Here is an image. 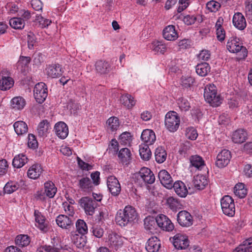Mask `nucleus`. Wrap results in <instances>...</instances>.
I'll return each instance as SVG.
<instances>
[{
    "label": "nucleus",
    "instance_id": "44",
    "mask_svg": "<svg viewBox=\"0 0 252 252\" xmlns=\"http://www.w3.org/2000/svg\"><path fill=\"white\" fill-rule=\"evenodd\" d=\"M9 24L14 29H22L25 27L24 20L19 17H13L10 19Z\"/></svg>",
    "mask_w": 252,
    "mask_h": 252
},
{
    "label": "nucleus",
    "instance_id": "42",
    "mask_svg": "<svg viewBox=\"0 0 252 252\" xmlns=\"http://www.w3.org/2000/svg\"><path fill=\"white\" fill-rule=\"evenodd\" d=\"M149 146L144 144L140 146L139 154L141 158L144 160H148L152 155Z\"/></svg>",
    "mask_w": 252,
    "mask_h": 252
},
{
    "label": "nucleus",
    "instance_id": "53",
    "mask_svg": "<svg viewBox=\"0 0 252 252\" xmlns=\"http://www.w3.org/2000/svg\"><path fill=\"white\" fill-rule=\"evenodd\" d=\"M62 206L66 214L65 215L73 218L75 214V210L73 205H71L69 203L63 202Z\"/></svg>",
    "mask_w": 252,
    "mask_h": 252
},
{
    "label": "nucleus",
    "instance_id": "3",
    "mask_svg": "<svg viewBox=\"0 0 252 252\" xmlns=\"http://www.w3.org/2000/svg\"><path fill=\"white\" fill-rule=\"evenodd\" d=\"M204 97L205 100L213 107H217L222 103V99L218 93L214 84L207 85L204 89Z\"/></svg>",
    "mask_w": 252,
    "mask_h": 252
},
{
    "label": "nucleus",
    "instance_id": "37",
    "mask_svg": "<svg viewBox=\"0 0 252 252\" xmlns=\"http://www.w3.org/2000/svg\"><path fill=\"white\" fill-rule=\"evenodd\" d=\"M210 71V66L207 63H202L196 66V72L201 76H205Z\"/></svg>",
    "mask_w": 252,
    "mask_h": 252
},
{
    "label": "nucleus",
    "instance_id": "24",
    "mask_svg": "<svg viewBox=\"0 0 252 252\" xmlns=\"http://www.w3.org/2000/svg\"><path fill=\"white\" fill-rule=\"evenodd\" d=\"M42 171V168L40 164H34L29 168L27 175L29 178L35 180L39 177Z\"/></svg>",
    "mask_w": 252,
    "mask_h": 252
},
{
    "label": "nucleus",
    "instance_id": "31",
    "mask_svg": "<svg viewBox=\"0 0 252 252\" xmlns=\"http://www.w3.org/2000/svg\"><path fill=\"white\" fill-rule=\"evenodd\" d=\"M28 161L27 157L23 154H20L16 155L14 158L12 165L15 168H20L25 165Z\"/></svg>",
    "mask_w": 252,
    "mask_h": 252
},
{
    "label": "nucleus",
    "instance_id": "38",
    "mask_svg": "<svg viewBox=\"0 0 252 252\" xmlns=\"http://www.w3.org/2000/svg\"><path fill=\"white\" fill-rule=\"evenodd\" d=\"M152 49L157 53L164 54L167 49V46L163 41H155L152 44Z\"/></svg>",
    "mask_w": 252,
    "mask_h": 252
},
{
    "label": "nucleus",
    "instance_id": "25",
    "mask_svg": "<svg viewBox=\"0 0 252 252\" xmlns=\"http://www.w3.org/2000/svg\"><path fill=\"white\" fill-rule=\"evenodd\" d=\"M160 247V242L157 237H152L149 239L146 246L148 252H157Z\"/></svg>",
    "mask_w": 252,
    "mask_h": 252
},
{
    "label": "nucleus",
    "instance_id": "60",
    "mask_svg": "<svg viewBox=\"0 0 252 252\" xmlns=\"http://www.w3.org/2000/svg\"><path fill=\"white\" fill-rule=\"evenodd\" d=\"M182 85L185 88L190 87L194 83V79L191 76L183 77L181 79Z\"/></svg>",
    "mask_w": 252,
    "mask_h": 252
},
{
    "label": "nucleus",
    "instance_id": "21",
    "mask_svg": "<svg viewBox=\"0 0 252 252\" xmlns=\"http://www.w3.org/2000/svg\"><path fill=\"white\" fill-rule=\"evenodd\" d=\"M54 129L56 135L61 139H64L68 134V126L65 123L60 122L57 123Z\"/></svg>",
    "mask_w": 252,
    "mask_h": 252
},
{
    "label": "nucleus",
    "instance_id": "7",
    "mask_svg": "<svg viewBox=\"0 0 252 252\" xmlns=\"http://www.w3.org/2000/svg\"><path fill=\"white\" fill-rule=\"evenodd\" d=\"M80 206L84 209L86 214L93 215L97 206L96 202L89 197H84L79 200Z\"/></svg>",
    "mask_w": 252,
    "mask_h": 252
},
{
    "label": "nucleus",
    "instance_id": "50",
    "mask_svg": "<svg viewBox=\"0 0 252 252\" xmlns=\"http://www.w3.org/2000/svg\"><path fill=\"white\" fill-rule=\"evenodd\" d=\"M30 242V238L27 235H20L16 237L15 243L16 245L20 247L28 246Z\"/></svg>",
    "mask_w": 252,
    "mask_h": 252
},
{
    "label": "nucleus",
    "instance_id": "4",
    "mask_svg": "<svg viewBox=\"0 0 252 252\" xmlns=\"http://www.w3.org/2000/svg\"><path fill=\"white\" fill-rule=\"evenodd\" d=\"M165 126L170 132H175L178 129L180 120L178 114L175 111H169L165 117Z\"/></svg>",
    "mask_w": 252,
    "mask_h": 252
},
{
    "label": "nucleus",
    "instance_id": "64",
    "mask_svg": "<svg viewBox=\"0 0 252 252\" xmlns=\"http://www.w3.org/2000/svg\"><path fill=\"white\" fill-rule=\"evenodd\" d=\"M8 164L5 159L0 160V175H2L7 172Z\"/></svg>",
    "mask_w": 252,
    "mask_h": 252
},
{
    "label": "nucleus",
    "instance_id": "11",
    "mask_svg": "<svg viewBox=\"0 0 252 252\" xmlns=\"http://www.w3.org/2000/svg\"><path fill=\"white\" fill-rule=\"evenodd\" d=\"M137 178L149 184H152L155 181V177L153 172L145 167L141 168L137 173Z\"/></svg>",
    "mask_w": 252,
    "mask_h": 252
},
{
    "label": "nucleus",
    "instance_id": "23",
    "mask_svg": "<svg viewBox=\"0 0 252 252\" xmlns=\"http://www.w3.org/2000/svg\"><path fill=\"white\" fill-rule=\"evenodd\" d=\"M234 26L239 30H244L247 25L245 18L243 15L240 12L236 13L232 20Z\"/></svg>",
    "mask_w": 252,
    "mask_h": 252
},
{
    "label": "nucleus",
    "instance_id": "61",
    "mask_svg": "<svg viewBox=\"0 0 252 252\" xmlns=\"http://www.w3.org/2000/svg\"><path fill=\"white\" fill-rule=\"evenodd\" d=\"M28 145L30 148L32 149H35L37 147L38 143L35 136L33 134H29Z\"/></svg>",
    "mask_w": 252,
    "mask_h": 252
},
{
    "label": "nucleus",
    "instance_id": "29",
    "mask_svg": "<svg viewBox=\"0 0 252 252\" xmlns=\"http://www.w3.org/2000/svg\"><path fill=\"white\" fill-rule=\"evenodd\" d=\"M172 187L177 194L181 197H185L188 194V191L187 187L182 181H178L175 182Z\"/></svg>",
    "mask_w": 252,
    "mask_h": 252
},
{
    "label": "nucleus",
    "instance_id": "18",
    "mask_svg": "<svg viewBox=\"0 0 252 252\" xmlns=\"http://www.w3.org/2000/svg\"><path fill=\"white\" fill-rule=\"evenodd\" d=\"M163 37L168 41H175L179 37L178 33L173 25H168L165 27L162 32Z\"/></svg>",
    "mask_w": 252,
    "mask_h": 252
},
{
    "label": "nucleus",
    "instance_id": "41",
    "mask_svg": "<svg viewBox=\"0 0 252 252\" xmlns=\"http://www.w3.org/2000/svg\"><path fill=\"white\" fill-rule=\"evenodd\" d=\"M11 106L13 108L21 110L26 105L25 100L21 96L14 97L11 101Z\"/></svg>",
    "mask_w": 252,
    "mask_h": 252
},
{
    "label": "nucleus",
    "instance_id": "57",
    "mask_svg": "<svg viewBox=\"0 0 252 252\" xmlns=\"http://www.w3.org/2000/svg\"><path fill=\"white\" fill-rule=\"evenodd\" d=\"M245 13L246 17L252 21V0H247L245 2Z\"/></svg>",
    "mask_w": 252,
    "mask_h": 252
},
{
    "label": "nucleus",
    "instance_id": "56",
    "mask_svg": "<svg viewBox=\"0 0 252 252\" xmlns=\"http://www.w3.org/2000/svg\"><path fill=\"white\" fill-rule=\"evenodd\" d=\"M220 7V4L217 1L211 0L206 4L207 8L212 12L217 11Z\"/></svg>",
    "mask_w": 252,
    "mask_h": 252
},
{
    "label": "nucleus",
    "instance_id": "48",
    "mask_svg": "<svg viewBox=\"0 0 252 252\" xmlns=\"http://www.w3.org/2000/svg\"><path fill=\"white\" fill-rule=\"evenodd\" d=\"M76 231L78 234L85 235L88 232V227L84 220L79 219L76 222Z\"/></svg>",
    "mask_w": 252,
    "mask_h": 252
},
{
    "label": "nucleus",
    "instance_id": "16",
    "mask_svg": "<svg viewBox=\"0 0 252 252\" xmlns=\"http://www.w3.org/2000/svg\"><path fill=\"white\" fill-rule=\"evenodd\" d=\"M34 216L35 226L41 231L47 232L48 230V222L46 220L45 217L37 210L34 211Z\"/></svg>",
    "mask_w": 252,
    "mask_h": 252
},
{
    "label": "nucleus",
    "instance_id": "9",
    "mask_svg": "<svg viewBox=\"0 0 252 252\" xmlns=\"http://www.w3.org/2000/svg\"><path fill=\"white\" fill-rule=\"evenodd\" d=\"M231 158L230 152L226 149L222 150L216 157V165L220 168H223L228 164Z\"/></svg>",
    "mask_w": 252,
    "mask_h": 252
},
{
    "label": "nucleus",
    "instance_id": "55",
    "mask_svg": "<svg viewBox=\"0 0 252 252\" xmlns=\"http://www.w3.org/2000/svg\"><path fill=\"white\" fill-rule=\"evenodd\" d=\"M93 235L98 238H101L104 234L103 229L99 225L94 224L92 227Z\"/></svg>",
    "mask_w": 252,
    "mask_h": 252
},
{
    "label": "nucleus",
    "instance_id": "51",
    "mask_svg": "<svg viewBox=\"0 0 252 252\" xmlns=\"http://www.w3.org/2000/svg\"><path fill=\"white\" fill-rule=\"evenodd\" d=\"M178 106L181 111L186 112L190 108L189 101L184 97H180L177 100Z\"/></svg>",
    "mask_w": 252,
    "mask_h": 252
},
{
    "label": "nucleus",
    "instance_id": "22",
    "mask_svg": "<svg viewBox=\"0 0 252 252\" xmlns=\"http://www.w3.org/2000/svg\"><path fill=\"white\" fill-rule=\"evenodd\" d=\"M141 138L144 145H151L156 141V137L155 132L151 129H145L143 131Z\"/></svg>",
    "mask_w": 252,
    "mask_h": 252
},
{
    "label": "nucleus",
    "instance_id": "12",
    "mask_svg": "<svg viewBox=\"0 0 252 252\" xmlns=\"http://www.w3.org/2000/svg\"><path fill=\"white\" fill-rule=\"evenodd\" d=\"M108 239L110 246L116 251L122 248L125 241L126 240L124 237H122L115 233L109 234Z\"/></svg>",
    "mask_w": 252,
    "mask_h": 252
},
{
    "label": "nucleus",
    "instance_id": "10",
    "mask_svg": "<svg viewBox=\"0 0 252 252\" xmlns=\"http://www.w3.org/2000/svg\"><path fill=\"white\" fill-rule=\"evenodd\" d=\"M9 75L7 70H3L0 73V89L2 91L8 90L14 85V80Z\"/></svg>",
    "mask_w": 252,
    "mask_h": 252
},
{
    "label": "nucleus",
    "instance_id": "2",
    "mask_svg": "<svg viewBox=\"0 0 252 252\" xmlns=\"http://www.w3.org/2000/svg\"><path fill=\"white\" fill-rule=\"evenodd\" d=\"M226 47L230 52L238 55L237 59L239 61L245 59L247 56L248 51L246 48L243 45L240 39L236 36H232L229 38Z\"/></svg>",
    "mask_w": 252,
    "mask_h": 252
},
{
    "label": "nucleus",
    "instance_id": "8",
    "mask_svg": "<svg viewBox=\"0 0 252 252\" xmlns=\"http://www.w3.org/2000/svg\"><path fill=\"white\" fill-rule=\"evenodd\" d=\"M47 94V88L45 83L40 82L35 85L34 88V96L38 103L43 102Z\"/></svg>",
    "mask_w": 252,
    "mask_h": 252
},
{
    "label": "nucleus",
    "instance_id": "32",
    "mask_svg": "<svg viewBox=\"0 0 252 252\" xmlns=\"http://www.w3.org/2000/svg\"><path fill=\"white\" fill-rule=\"evenodd\" d=\"M189 161L192 166L198 169H201L205 166V162L202 158L197 155L190 157Z\"/></svg>",
    "mask_w": 252,
    "mask_h": 252
},
{
    "label": "nucleus",
    "instance_id": "39",
    "mask_svg": "<svg viewBox=\"0 0 252 252\" xmlns=\"http://www.w3.org/2000/svg\"><path fill=\"white\" fill-rule=\"evenodd\" d=\"M235 195L240 198H244L247 194V190L245 188V185L243 183L237 184L234 188Z\"/></svg>",
    "mask_w": 252,
    "mask_h": 252
},
{
    "label": "nucleus",
    "instance_id": "1",
    "mask_svg": "<svg viewBox=\"0 0 252 252\" xmlns=\"http://www.w3.org/2000/svg\"><path fill=\"white\" fill-rule=\"evenodd\" d=\"M138 218V213L135 208L127 205L123 210H119L115 216L116 223L121 226L131 224Z\"/></svg>",
    "mask_w": 252,
    "mask_h": 252
},
{
    "label": "nucleus",
    "instance_id": "13",
    "mask_svg": "<svg viewBox=\"0 0 252 252\" xmlns=\"http://www.w3.org/2000/svg\"><path fill=\"white\" fill-rule=\"evenodd\" d=\"M157 225L163 230L171 231L174 229V225L169 218L164 215L157 216Z\"/></svg>",
    "mask_w": 252,
    "mask_h": 252
},
{
    "label": "nucleus",
    "instance_id": "20",
    "mask_svg": "<svg viewBox=\"0 0 252 252\" xmlns=\"http://www.w3.org/2000/svg\"><path fill=\"white\" fill-rule=\"evenodd\" d=\"M47 75L52 78H57L61 76L63 70L59 64H53L49 65L46 68Z\"/></svg>",
    "mask_w": 252,
    "mask_h": 252
},
{
    "label": "nucleus",
    "instance_id": "45",
    "mask_svg": "<svg viewBox=\"0 0 252 252\" xmlns=\"http://www.w3.org/2000/svg\"><path fill=\"white\" fill-rule=\"evenodd\" d=\"M107 129L111 131L117 130L120 126L119 120L117 117H112L109 118L107 121Z\"/></svg>",
    "mask_w": 252,
    "mask_h": 252
},
{
    "label": "nucleus",
    "instance_id": "26",
    "mask_svg": "<svg viewBox=\"0 0 252 252\" xmlns=\"http://www.w3.org/2000/svg\"><path fill=\"white\" fill-rule=\"evenodd\" d=\"M71 240L73 244L78 248H83L86 244L87 238L85 235L72 233L71 234Z\"/></svg>",
    "mask_w": 252,
    "mask_h": 252
},
{
    "label": "nucleus",
    "instance_id": "52",
    "mask_svg": "<svg viewBox=\"0 0 252 252\" xmlns=\"http://www.w3.org/2000/svg\"><path fill=\"white\" fill-rule=\"evenodd\" d=\"M19 188V185L15 182H10L6 183L3 190L5 193L10 194L16 191Z\"/></svg>",
    "mask_w": 252,
    "mask_h": 252
},
{
    "label": "nucleus",
    "instance_id": "35",
    "mask_svg": "<svg viewBox=\"0 0 252 252\" xmlns=\"http://www.w3.org/2000/svg\"><path fill=\"white\" fill-rule=\"evenodd\" d=\"M144 227L151 232L155 230L157 225V217L148 216L144 219Z\"/></svg>",
    "mask_w": 252,
    "mask_h": 252
},
{
    "label": "nucleus",
    "instance_id": "27",
    "mask_svg": "<svg viewBox=\"0 0 252 252\" xmlns=\"http://www.w3.org/2000/svg\"><path fill=\"white\" fill-rule=\"evenodd\" d=\"M95 68L96 72L100 74L108 73L111 70L109 63L102 60L97 61L95 64Z\"/></svg>",
    "mask_w": 252,
    "mask_h": 252
},
{
    "label": "nucleus",
    "instance_id": "59",
    "mask_svg": "<svg viewBox=\"0 0 252 252\" xmlns=\"http://www.w3.org/2000/svg\"><path fill=\"white\" fill-rule=\"evenodd\" d=\"M36 20L39 23L41 28H47L51 23V21L50 20L44 18L41 15L37 16Z\"/></svg>",
    "mask_w": 252,
    "mask_h": 252
},
{
    "label": "nucleus",
    "instance_id": "47",
    "mask_svg": "<svg viewBox=\"0 0 252 252\" xmlns=\"http://www.w3.org/2000/svg\"><path fill=\"white\" fill-rule=\"evenodd\" d=\"M119 143L124 146H129L132 141V136L129 132H124L119 136Z\"/></svg>",
    "mask_w": 252,
    "mask_h": 252
},
{
    "label": "nucleus",
    "instance_id": "34",
    "mask_svg": "<svg viewBox=\"0 0 252 252\" xmlns=\"http://www.w3.org/2000/svg\"><path fill=\"white\" fill-rule=\"evenodd\" d=\"M15 131L18 135H22L28 132V126L27 124L21 121L16 122L14 125Z\"/></svg>",
    "mask_w": 252,
    "mask_h": 252
},
{
    "label": "nucleus",
    "instance_id": "15",
    "mask_svg": "<svg viewBox=\"0 0 252 252\" xmlns=\"http://www.w3.org/2000/svg\"><path fill=\"white\" fill-rule=\"evenodd\" d=\"M177 221L180 225L188 227L192 224V217L188 212L181 211L177 215Z\"/></svg>",
    "mask_w": 252,
    "mask_h": 252
},
{
    "label": "nucleus",
    "instance_id": "54",
    "mask_svg": "<svg viewBox=\"0 0 252 252\" xmlns=\"http://www.w3.org/2000/svg\"><path fill=\"white\" fill-rule=\"evenodd\" d=\"M186 136L187 138L194 140L197 138L198 133L197 130L194 127H189L186 128Z\"/></svg>",
    "mask_w": 252,
    "mask_h": 252
},
{
    "label": "nucleus",
    "instance_id": "58",
    "mask_svg": "<svg viewBox=\"0 0 252 252\" xmlns=\"http://www.w3.org/2000/svg\"><path fill=\"white\" fill-rule=\"evenodd\" d=\"M166 202L171 209H176L180 205L178 199L173 197H168L167 199Z\"/></svg>",
    "mask_w": 252,
    "mask_h": 252
},
{
    "label": "nucleus",
    "instance_id": "6",
    "mask_svg": "<svg viewBox=\"0 0 252 252\" xmlns=\"http://www.w3.org/2000/svg\"><path fill=\"white\" fill-rule=\"evenodd\" d=\"M170 239L177 250H185L189 245L188 236L183 234L178 233Z\"/></svg>",
    "mask_w": 252,
    "mask_h": 252
},
{
    "label": "nucleus",
    "instance_id": "28",
    "mask_svg": "<svg viewBox=\"0 0 252 252\" xmlns=\"http://www.w3.org/2000/svg\"><path fill=\"white\" fill-rule=\"evenodd\" d=\"M208 180L205 176L198 175L194 177L193 184L194 188L198 190H201L204 189L208 185Z\"/></svg>",
    "mask_w": 252,
    "mask_h": 252
},
{
    "label": "nucleus",
    "instance_id": "17",
    "mask_svg": "<svg viewBox=\"0 0 252 252\" xmlns=\"http://www.w3.org/2000/svg\"><path fill=\"white\" fill-rule=\"evenodd\" d=\"M56 221L59 226L64 229H69L73 225V218L65 215H59Z\"/></svg>",
    "mask_w": 252,
    "mask_h": 252
},
{
    "label": "nucleus",
    "instance_id": "33",
    "mask_svg": "<svg viewBox=\"0 0 252 252\" xmlns=\"http://www.w3.org/2000/svg\"><path fill=\"white\" fill-rule=\"evenodd\" d=\"M118 157L123 164H127L131 158V153L127 148H122L118 153Z\"/></svg>",
    "mask_w": 252,
    "mask_h": 252
},
{
    "label": "nucleus",
    "instance_id": "43",
    "mask_svg": "<svg viewBox=\"0 0 252 252\" xmlns=\"http://www.w3.org/2000/svg\"><path fill=\"white\" fill-rule=\"evenodd\" d=\"M50 125L47 120H43L41 122L37 127V132L38 135L40 137H44L46 135Z\"/></svg>",
    "mask_w": 252,
    "mask_h": 252
},
{
    "label": "nucleus",
    "instance_id": "5",
    "mask_svg": "<svg viewBox=\"0 0 252 252\" xmlns=\"http://www.w3.org/2000/svg\"><path fill=\"white\" fill-rule=\"evenodd\" d=\"M220 205L224 214L229 217H233L235 215L234 201L230 196H224L220 200Z\"/></svg>",
    "mask_w": 252,
    "mask_h": 252
},
{
    "label": "nucleus",
    "instance_id": "46",
    "mask_svg": "<svg viewBox=\"0 0 252 252\" xmlns=\"http://www.w3.org/2000/svg\"><path fill=\"white\" fill-rule=\"evenodd\" d=\"M120 100L121 103L128 109L132 108L135 104L134 98L128 94L122 95Z\"/></svg>",
    "mask_w": 252,
    "mask_h": 252
},
{
    "label": "nucleus",
    "instance_id": "40",
    "mask_svg": "<svg viewBox=\"0 0 252 252\" xmlns=\"http://www.w3.org/2000/svg\"><path fill=\"white\" fill-rule=\"evenodd\" d=\"M45 193L50 198H53L57 192V188L54 184L51 181L46 182L44 184Z\"/></svg>",
    "mask_w": 252,
    "mask_h": 252
},
{
    "label": "nucleus",
    "instance_id": "49",
    "mask_svg": "<svg viewBox=\"0 0 252 252\" xmlns=\"http://www.w3.org/2000/svg\"><path fill=\"white\" fill-rule=\"evenodd\" d=\"M79 188L83 190H87L93 187L91 180L88 177H83L79 181Z\"/></svg>",
    "mask_w": 252,
    "mask_h": 252
},
{
    "label": "nucleus",
    "instance_id": "30",
    "mask_svg": "<svg viewBox=\"0 0 252 252\" xmlns=\"http://www.w3.org/2000/svg\"><path fill=\"white\" fill-rule=\"evenodd\" d=\"M247 138V132L243 129H239L234 132L232 139L235 143H242L245 141Z\"/></svg>",
    "mask_w": 252,
    "mask_h": 252
},
{
    "label": "nucleus",
    "instance_id": "14",
    "mask_svg": "<svg viewBox=\"0 0 252 252\" xmlns=\"http://www.w3.org/2000/svg\"><path fill=\"white\" fill-rule=\"evenodd\" d=\"M107 187L112 195L117 196L121 190L120 184L118 179L114 176H110L107 178Z\"/></svg>",
    "mask_w": 252,
    "mask_h": 252
},
{
    "label": "nucleus",
    "instance_id": "63",
    "mask_svg": "<svg viewBox=\"0 0 252 252\" xmlns=\"http://www.w3.org/2000/svg\"><path fill=\"white\" fill-rule=\"evenodd\" d=\"M31 62V58L29 57L21 56L17 63L18 67L21 66L22 67L28 65Z\"/></svg>",
    "mask_w": 252,
    "mask_h": 252
},
{
    "label": "nucleus",
    "instance_id": "36",
    "mask_svg": "<svg viewBox=\"0 0 252 252\" xmlns=\"http://www.w3.org/2000/svg\"><path fill=\"white\" fill-rule=\"evenodd\" d=\"M155 157L156 161L158 163H161L166 160L167 154L163 148L158 147L156 149Z\"/></svg>",
    "mask_w": 252,
    "mask_h": 252
},
{
    "label": "nucleus",
    "instance_id": "62",
    "mask_svg": "<svg viewBox=\"0 0 252 252\" xmlns=\"http://www.w3.org/2000/svg\"><path fill=\"white\" fill-rule=\"evenodd\" d=\"M233 252H252V246L247 247L243 242L236 248Z\"/></svg>",
    "mask_w": 252,
    "mask_h": 252
},
{
    "label": "nucleus",
    "instance_id": "19",
    "mask_svg": "<svg viewBox=\"0 0 252 252\" xmlns=\"http://www.w3.org/2000/svg\"><path fill=\"white\" fill-rule=\"evenodd\" d=\"M158 177L161 184L165 187L168 189L172 187L174 184L173 181L170 175L166 170H160L158 173Z\"/></svg>",
    "mask_w": 252,
    "mask_h": 252
}]
</instances>
